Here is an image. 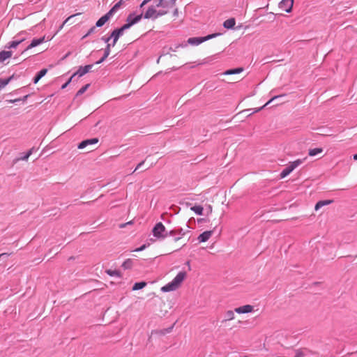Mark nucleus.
<instances>
[{
  "label": "nucleus",
  "instance_id": "obj_13",
  "mask_svg": "<svg viewBox=\"0 0 357 357\" xmlns=\"http://www.w3.org/2000/svg\"><path fill=\"white\" fill-rule=\"evenodd\" d=\"M93 65H86L85 66H80L79 69L73 75V77L77 75L78 77H82L87 73H89L92 68Z\"/></svg>",
  "mask_w": 357,
  "mask_h": 357
},
{
  "label": "nucleus",
  "instance_id": "obj_22",
  "mask_svg": "<svg viewBox=\"0 0 357 357\" xmlns=\"http://www.w3.org/2000/svg\"><path fill=\"white\" fill-rule=\"evenodd\" d=\"M12 56V52L10 51H1L0 52V62H3L7 59L10 58Z\"/></svg>",
  "mask_w": 357,
  "mask_h": 357
},
{
  "label": "nucleus",
  "instance_id": "obj_3",
  "mask_svg": "<svg viewBox=\"0 0 357 357\" xmlns=\"http://www.w3.org/2000/svg\"><path fill=\"white\" fill-rule=\"evenodd\" d=\"M158 162L155 158H145L142 161L138 163L135 172H143L153 167Z\"/></svg>",
  "mask_w": 357,
  "mask_h": 357
},
{
  "label": "nucleus",
  "instance_id": "obj_17",
  "mask_svg": "<svg viewBox=\"0 0 357 357\" xmlns=\"http://www.w3.org/2000/svg\"><path fill=\"white\" fill-rule=\"evenodd\" d=\"M111 47H112V45L110 43H108L107 45V46H106V47L105 48V50H104V55H103V56L100 60L96 61V64H100V63H102L108 57V56L110 54Z\"/></svg>",
  "mask_w": 357,
  "mask_h": 357
},
{
  "label": "nucleus",
  "instance_id": "obj_45",
  "mask_svg": "<svg viewBox=\"0 0 357 357\" xmlns=\"http://www.w3.org/2000/svg\"><path fill=\"white\" fill-rule=\"evenodd\" d=\"M131 224H132V221H129L126 223L121 224V225H120V228H124L126 226H128V225H131Z\"/></svg>",
  "mask_w": 357,
  "mask_h": 357
},
{
  "label": "nucleus",
  "instance_id": "obj_50",
  "mask_svg": "<svg viewBox=\"0 0 357 357\" xmlns=\"http://www.w3.org/2000/svg\"><path fill=\"white\" fill-rule=\"evenodd\" d=\"M352 156H357V153L354 154Z\"/></svg>",
  "mask_w": 357,
  "mask_h": 357
},
{
  "label": "nucleus",
  "instance_id": "obj_40",
  "mask_svg": "<svg viewBox=\"0 0 357 357\" xmlns=\"http://www.w3.org/2000/svg\"><path fill=\"white\" fill-rule=\"evenodd\" d=\"M121 3H122V0H121L120 1L117 2L114 6L113 8L116 10H118L119 9V8L121 7Z\"/></svg>",
  "mask_w": 357,
  "mask_h": 357
},
{
  "label": "nucleus",
  "instance_id": "obj_19",
  "mask_svg": "<svg viewBox=\"0 0 357 357\" xmlns=\"http://www.w3.org/2000/svg\"><path fill=\"white\" fill-rule=\"evenodd\" d=\"M234 312H236L234 310H227L225 314V319L222 322L234 320L235 319Z\"/></svg>",
  "mask_w": 357,
  "mask_h": 357
},
{
  "label": "nucleus",
  "instance_id": "obj_44",
  "mask_svg": "<svg viewBox=\"0 0 357 357\" xmlns=\"http://www.w3.org/2000/svg\"><path fill=\"white\" fill-rule=\"evenodd\" d=\"M304 354L301 351H297L294 357H303Z\"/></svg>",
  "mask_w": 357,
  "mask_h": 357
},
{
  "label": "nucleus",
  "instance_id": "obj_16",
  "mask_svg": "<svg viewBox=\"0 0 357 357\" xmlns=\"http://www.w3.org/2000/svg\"><path fill=\"white\" fill-rule=\"evenodd\" d=\"M45 36H43L40 38H34L32 40L31 43H30V45L26 48L25 50H30L33 47H35L40 44H42L43 43L45 42Z\"/></svg>",
  "mask_w": 357,
  "mask_h": 357
},
{
  "label": "nucleus",
  "instance_id": "obj_4",
  "mask_svg": "<svg viewBox=\"0 0 357 357\" xmlns=\"http://www.w3.org/2000/svg\"><path fill=\"white\" fill-rule=\"evenodd\" d=\"M150 1H153L155 6L158 8L168 10V8L174 6L176 0H144L140 4V8L143 7Z\"/></svg>",
  "mask_w": 357,
  "mask_h": 357
},
{
  "label": "nucleus",
  "instance_id": "obj_2",
  "mask_svg": "<svg viewBox=\"0 0 357 357\" xmlns=\"http://www.w3.org/2000/svg\"><path fill=\"white\" fill-rule=\"evenodd\" d=\"M190 238V236H185L184 234L181 236L174 238L168 245L169 253L180 250L186 245Z\"/></svg>",
  "mask_w": 357,
  "mask_h": 357
},
{
  "label": "nucleus",
  "instance_id": "obj_20",
  "mask_svg": "<svg viewBox=\"0 0 357 357\" xmlns=\"http://www.w3.org/2000/svg\"><path fill=\"white\" fill-rule=\"evenodd\" d=\"M236 24V21L234 18H229L225 20L223 23V26L226 29H232Z\"/></svg>",
  "mask_w": 357,
  "mask_h": 357
},
{
  "label": "nucleus",
  "instance_id": "obj_24",
  "mask_svg": "<svg viewBox=\"0 0 357 357\" xmlns=\"http://www.w3.org/2000/svg\"><path fill=\"white\" fill-rule=\"evenodd\" d=\"M243 71V68H234V69L227 70L223 73V75H234V74L240 73Z\"/></svg>",
  "mask_w": 357,
  "mask_h": 357
},
{
  "label": "nucleus",
  "instance_id": "obj_32",
  "mask_svg": "<svg viewBox=\"0 0 357 357\" xmlns=\"http://www.w3.org/2000/svg\"><path fill=\"white\" fill-rule=\"evenodd\" d=\"M37 151L38 149L32 147L27 152L24 153L23 156H31L33 154H36Z\"/></svg>",
  "mask_w": 357,
  "mask_h": 357
},
{
  "label": "nucleus",
  "instance_id": "obj_46",
  "mask_svg": "<svg viewBox=\"0 0 357 357\" xmlns=\"http://www.w3.org/2000/svg\"><path fill=\"white\" fill-rule=\"evenodd\" d=\"M178 9L176 8L174 12H173V15L174 16H177L178 15Z\"/></svg>",
  "mask_w": 357,
  "mask_h": 357
},
{
  "label": "nucleus",
  "instance_id": "obj_10",
  "mask_svg": "<svg viewBox=\"0 0 357 357\" xmlns=\"http://www.w3.org/2000/svg\"><path fill=\"white\" fill-rule=\"evenodd\" d=\"M293 5L294 0H282L279 3V7L280 9L286 11L287 13H290L291 11Z\"/></svg>",
  "mask_w": 357,
  "mask_h": 357
},
{
  "label": "nucleus",
  "instance_id": "obj_41",
  "mask_svg": "<svg viewBox=\"0 0 357 357\" xmlns=\"http://www.w3.org/2000/svg\"><path fill=\"white\" fill-rule=\"evenodd\" d=\"M146 248V244H144L142 245L141 247L135 249L134 251L135 252H140V251H142L144 250L145 248Z\"/></svg>",
  "mask_w": 357,
  "mask_h": 357
},
{
  "label": "nucleus",
  "instance_id": "obj_35",
  "mask_svg": "<svg viewBox=\"0 0 357 357\" xmlns=\"http://www.w3.org/2000/svg\"><path fill=\"white\" fill-rule=\"evenodd\" d=\"M122 266L124 268H130L132 266V261H131V259H128L126 261H125L123 262Z\"/></svg>",
  "mask_w": 357,
  "mask_h": 357
},
{
  "label": "nucleus",
  "instance_id": "obj_6",
  "mask_svg": "<svg viewBox=\"0 0 357 357\" xmlns=\"http://www.w3.org/2000/svg\"><path fill=\"white\" fill-rule=\"evenodd\" d=\"M304 162V159H297L289 164L282 170L280 173V178H284L293 172L297 167L301 165Z\"/></svg>",
  "mask_w": 357,
  "mask_h": 357
},
{
  "label": "nucleus",
  "instance_id": "obj_49",
  "mask_svg": "<svg viewBox=\"0 0 357 357\" xmlns=\"http://www.w3.org/2000/svg\"><path fill=\"white\" fill-rule=\"evenodd\" d=\"M150 241H152V242L155 241L153 238H151Z\"/></svg>",
  "mask_w": 357,
  "mask_h": 357
},
{
  "label": "nucleus",
  "instance_id": "obj_14",
  "mask_svg": "<svg viewBox=\"0 0 357 357\" xmlns=\"http://www.w3.org/2000/svg\"><path fill=\"white\" fill-rule=\"evenodd\" d=\"M254 307L251 305H245L238 307H236L234 311L238 314L250 313L253 311Z\"/></svg>",
  "mask_w": 357,
  "mask_h": 357
},
{
  "label": "nucleus",
  "instance_id": "obj_47",
  "mask_svg": "<svg viewBox=\"0 0 357 357\" xmlns=\"http://www.w3.org/2000/svg\"><path fill=\"white\" fill-rule=\"evenodd\" d=\"M21 159L26 160L28 159V158L24 157V158H21Z\"/></svg>",
  "mask_w": 357,
  "mask_h": 357
},
{
  "label": "nucleus",
  "instance_id": "obj_8",
  "mask_svg": "<svg viewBox=\"0 0 357 357\" xmlns=\"http://www.w3.org/2000/svg\"><path fill=\"white\" fill-rule=\"evenodd\" d=\"M142 15H135V14H130L126 20V23L119 28L123 32L125 30L128 29L132 25L137 23L142 19Z\"/></svg>",
  "mask_w": 357,
  "mask_h": 357
},
{
  "label": "nucleus",
  "instance_id": "obj_33",
  "mask_svg": "<svg viewBox=\"0 0 357 357\" xmlns=\"http://www.w3.org/2000/svg\"><path fill=\"white\" fill-rule=\"evenodd\" d=\"M106 273L110 276H117V277L121 276L120 273L116 270L112 271V270L108 269V270H106Z\"/></svg>",
  "mask_w": 357,
  "mask_h": 357
},
{
  "label": "nucleus",
  "instance_id": "obj_36",
  "mask_svg": "<svg viewBox=\"0 0 357 357\" xmlns=\"http://www.w3.org/2000/svg\"><path fill=\"white\" fill-rule=\"evenodd\" d=\"M117 10H116L113 7L105 14V15L109 18L110 19L113 15L116 12Z\"/></svg>",
  "mask_w": 357,
  "mask_h": 357
},
{
  "label": "nucleus",
  "instance_id": "obj_28",
  "mask_svg": "<svg viewBox=\"0 0 357 357\" xmlns=\"http://www.w3.org/2000/svg\"><path fill=\"white\" fill-rule=\"evenodd\" d=\"M146 286V282H140L135 283L132 287L133 291H137L139 289H141Z\"/></svg>",
  "mask_w": 357,
  "mask_h": 357
},
{
  "label": "nucleus",
  "instance_id": "obj_25",
  "mask_svg": "<svg viewBox=\"0 0 357 357\" xmlns=\"http://www.w3.org/2000/svg\"><path fill=\"white\" fill-rule=\"evenodd\" d=\"M24 40V38H20L19 40H13L8 44L7 47L8 48H16L18 46V45H20Z\"/></svg>",
  "mask_w": 357,
  "mask_h": 357
},
{
  "label": "nucleus",
  "instance_id": "obj_31",
  "mask_svg": "<svg viewBox=\"0 0 357 357\" xmlns=\"http://www.w3.org/2000/svg\"><path fill=\"white\" fill-rule=\"evenodd\" d=\"M283 96V95H281V96H273L272 98H271L264 105H263L262 107L258 108V109H255V112H259L260 111L261 109H262L264 107H265L266 105H269L271 102H273L274 100L278 98H280Z\"/></svg>",
  "mask_w": 357,
  "mask_h": 357
},
{
  "label": "nucleus",
  "instance_id": "obj_29",
  "mask_svg": "<svg viewBox=\"0 0 357 357\" xmlns=\"http://www.w3.org/2000/svg\"><path fill=\"white\" fill-rule=\"evenodd\" d=\"M13 77H10L8 79L0 78V90L3 89L12 79Z\"/></svg>",
  "mask_w": 357,
  "mask_h": 357
},
{
  "label": "nucleus",
  "instance_id": "obj_48",
  "mask_svg": "<svg viewBox=\"0 0 357 357\" xmlns=\"http://www.w3.org/2000/svg\"><path fill=\"white\" fill-rule=\"evenodd\" d=\"M178 47H180V45L177 46L176 48ZM181 47H186V45H181Z\"/></svg>",
  "mask_w": 357,
  "mask_h": 357
},
{
  "label": "nucleus",
  "instance_id": "obj_7",
  "mask_svg": "<svg viewBox=\"0 0 357 357\" xmlns=\"http://www.w3.org/2000/svg\"><path fill=\"white\" fill-rule=\"evenodd\" d=\"M220 33L209 34L204 37H193L188 39V43L191 45H199V44L220 36Z\"/></svg>",
  "mask_w": 357,
  "mask_h": 357
},
{
  "label": "nucleus",
  "instance_id": "obj_26",
  "mask_svg": "<svg viewBox=\"0 0 357 357\" xmlns=\"http://www.w3.org/2000/svg\"><path fill=\"white\" fill-rule=\"evenodd\" d=\"M109 19L104 15L102 16L96 23V27H101Z\"/></svg>",
  "mask_w": 357,
  "mask_h": 357
},
{
  "label": "nucleus",
  "instance_id": "obj_5",
  "mask_svg": "<svg viewBox=\"0 0 357 357\" xmlns=\"http://www.w3.org/2000/svg\"><path fill=\"white\" fill-rule=\"evenodd\" d=\"M156 8L158 7L155 6V4L151 6L148 8L146 12L144 13V17L145 19H157L158 17H161L167 13V10H164L161 8L157 10Z\"/></svg>",
  "mask_w": 357,
  "mask_h": 357
},
{
  "label": "nucleus",
  "instance_id": "obj_9",
  "mask_svg": "<svg viewBox=\"0 0 357 357\" xmlns=\"http://www.w3.org/2000/svg\"><path fill=\"white\" fill-rule=\"evenodd\" d=\"M166 228L162 222H158L153 227L152 233L157 239H163L165 238Z\"/></svg>",
  "mask_w": 357,
  "mask_h": 357
},
{
  "label": "nucleus",
  "instance_id": "obj_1",
  "mask_svg": "<svg viewBox=\"0 0 357 357\" xmlns=\"http://www.w3.org/2000/svg\"><path fill=\"white\" fill-rule=\"evenodd\" d=\"M186 276V272H179L172 282L161 287V291L163 292H168L178 289L185 279Z\"/></svg>",
  "mask_w": 357,
  "mask_h": 357
},
{
  "label": "nucleus",
  "instance_id": "obj_23",
  "mask_svg": "<svg viewBox=\"0 0 357 357\" xmlns=\"http://www.w3.org/2000/svg\"><path fill=\"white\" fill-rule=\"evenodd\" d=\"M332 202H333L332 200H322V201H319V202H318L316 204V205L314 206V209H315V211H318L322 206H326V205H328V204H331Z\"/></svg>",
  "mask_w": 357,
  "mask_h": 357
},
{
  "label": "nucleus",
  "instance_id": "obj_21",
  "mask_svg": "<svg viewBox=\"0 0 357 357\" xmlns=\"http://www.w3.org/2000/svg\"><path fill=\"white\" fill-rule=\"evenodd\" d=\"M47 72V69H42L41 70H40L33 78V83L36 84L43 76L46 75Z\"/></svg>",
  "mask_w": 357,
  "mask_h": 357
},
{
  "label": "nucleus",
  "instance_id": "obj_37",
  "mask_svg": "<svg viewBox=\"0 0 357 357\" xmlns=\"http://www.w3.org/2000/svg\"><path fill=\"white\" fill-rule=\"evenodd\" d=\"M117 10H116L113 7L105 14V15L109 18L110 19L113 15L116 12Z\"/></svg>",
  "mask_w": 357,
  "mask_h": 357
},
{
  "label": "nucleus",
  "instance_id": "obj_27",
  "mask_svg": "<svg viewBox=\"0 0 357 357\" xmlns=\"http://www.w3.org/2000/svg\"><path fill=\"white\" fill-rule=\"evenodd\" d=\"M322 152L323 149L321 148H314L309 150V155L310 156H314L321 153Z\"/></svg>",
  "mask_w": 357,
  "mask_h": 357
},
{
  "label": "nucleus",
  "instance_id": "obj_39",
  "mask_svg": "<svg viewBox=\"0 0 357 357\" xmlns=\"http://www.w3.org/2000/svg\"><path fill=\"white\" fill-rule=\"evenodd\" d=\"M111 39H112V38H110V36H109V37L102 36V37L101 38V40H102V41H104L105 43H107V45L108 43H109V40H110Z\"/></svg>",
  "mask_w": 357,
  "mask_h": 357
},
{
  "label": "nucleus",
  "instance_id": "obj_52",
  "mask_svg": "<svg viewBox=\"0 0 357 357\" xmlns=\"http://www.w3.org/2000/svg\"><path fill=\"white\" fill-rule=\"evenodd\" d=\"M354 159L357 160V158H354Z\"/></svg>",
  "mask_w": 357,
  "mask_h": 357
},
{
  "label": "nucleus",
  "instance_id": "obj_18",
  "mask_svg": "<svg viewBox=\"0 0 357 357\" xmlns=\"http://www.w3.org/2000/svg\"><path fill=\"white\" fill-rule=\"evenodd\" d=\"M190 233V231H184L183 230V229H173L172 231H169V234L171 236H175V235H178L179 236H181L183 235V234H185V236H189V234Z\"/></svg>",
  "mask_w": 357,
  "mask_h": 357
},
{
  "label": "nucleus",
  "instance_id": "obj_51",
  "mask_svg": "<svg viewBox=\"0 0 357 357\" xmlns=\"http://www.w3.org/2000/svg\"><path fill=\"white\" fill-rule=\"evenodd\" d=\"M4 255V254H1V255H0V257H1L2 255Z\"/></svg>",
  "mask_w": 357,
  "mask_h": 357
},
{
  "label": "nucleus",
  "instance_id": "obj_34",
  "mask_svg": "<svg viewBox=\"0 0 357 357\" xmlns=\"http://www.w3.org/2000/svg\"><path fill=\"white\" fill-rule=\"evenodd\" d=\"M90 84H87L84 86H83L77 92V96H81L82 95L87 89L89 87Z\"/></svg>",
  "mask_w": 357,
  "mask_h": 357
},
{
  "label": "nucleus",
  "instance_id": "obj_43",
  "mask_svg": "<svg viewBox=\"0 0 357 357\" xmlns=\"http://www.w3.org/2000/svg\"><path fill=\"white\" fill-rule=\"evenodd\" d=\"M74 15H71L70 17H68L63 22V24H61V26H60V29H62L63 26H64L65 24H66L67 22H68V21L72 18L73 17Z\"/></svg>",
  "mask_w": 357,
  "mask_h": 357
},
{
  "label": "nucleus",
  "instance_id": "obj_42",
  "mask_svg": "<svg viewBox=\"0 0 357 357\" xmlns=\"http://www.w3.org/2000/svg\"><path fill=\"white\" fill-rule=\"evenodd\" d=\"M73 78V77L72 75L71 77L68 79V81L62 85L61 89H65L69 84V83L71 82Z\"/></svg>",
  "mask_w": 357,
  "mask_h": 357
},
{
  "label": "nucleus",
  "instance_id": "obj_15",
  "mask_svg": "<svg viewBox=\"0 0 357 357\" xmlns=\"http://www.w3.org/2000/svg\"><path fill=\"white\" fill-rule=\"evenodd\" d=\"M213 231H206L202 233L197 238L199 243L206 242L213 235Z\"/></svg>",
  "mask_w": 357,
  "mask_h": 357
},
{
  "label": "nucleus",
  "instance_id": "obj_12",
  "mask_svg": "<svg viewBox=\"0 0 357 357\" xmlns=\"http://www.w3.org/2000/svg\"><path fill=\"white\" fill-rule=\"evenodd\" d=\"M123 34V32L120 29H114L110 34V38L112 39V43H110L112 47H114L119 38Z\"/></svg>",
  "mask_w": 357,
  "mask_h": 357
},
{
  "label": "nucleus",
  "instance_id": "obj_38",
  "mask_svg": "<svg viewBox=\"0 0 357 357\" xmlns=\"http://www.w3.org/2000/svg\"><path fill=\"white\" fill-rule=\"evenodd\" d=\"M96 26H93L91 27L89 31L88 32L83 36V38L89 36V35H91V33H94L95 31H96Z\"/></svg>",
  "mask_w": 357,
  "mask_h": 357
},
{
  "label": "nucleus",
  "instance_id": "obj_11",
  "mask_svg": "<svg viewBox=\"0 0 357 357\" xmlns=\"http://www.w3.org/2000/svg\"><path fill=\"white\" fill-rule=\"evenodd\" d=\"M98 142V138H91L82 141L77 146L79 149H84L89 146L96 145Z\"/></svg>",
  "mask_w": 357,
  "mask_h": 357
},
{
  "label": "nucleus",
  "instance_id": "obj_30",
  "mask_svg": "<svg viewBox=\"0 0 357 357\" xmlns=\"http://www.w3.org/2000/svg\"><path fill=\"white\" fill-rule=\"evenodd\" d=\"M190 209L198 215H201L203 214L204 208L202 206H194L191 207Z\"/></svg>",
  "mask_w": 357,
  "mask_h": 357
}]
</instances>
